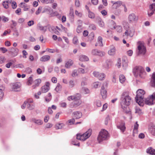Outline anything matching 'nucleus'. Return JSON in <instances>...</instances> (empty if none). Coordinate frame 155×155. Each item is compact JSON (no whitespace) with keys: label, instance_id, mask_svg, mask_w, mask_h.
<instances>
[{"label":"nucleus","instance_id":"13","mask_svg":"<svg viewBox=\"0 0 155 155\" xmlns=\"http://www.w3.org/2000/svg\"><path fill=\"white\" fill-rule=\"evenodd\" d=\"M134 31L133 29H130L128 30H126L124 34L125 35L129 36L131 37L134 35Z\"/></svg>","mask_w":155,"mask_h":155},{"label":"nucleus","instance_id":"1","mask_svg":"<svg viewBox=\"0 0 155 155\" xmlns=\"http://www.w3.org/2000/svg\"><path fill=\"white\" fill-rule=\"evenodd\" d=\"M81 94L79 93L73 95L68 97L67 99L69 101H74L70 104V107L71 108L77 107L81 105V101L80 100Z\"/></svg>","mask_w":155,"mask_h":155},{"label":"nucleus","instance_id":"29","mask_svg":"<svg viewBox=\"0 0 155 155\" xmlns=\"http://www.w3.org/2000/svg\"><path fill=\"white\" fill-rule=\"evenodd\" d=\"M150 132L153 136H155V126L151 127L149 129Z\"/></svg>","mask_w":155,"mask_h":155},{"label":"nucleus","instance_id":"49","mask_svg":"<svg viewBox=\"0 0 155 155\" xmlns=\"http://www.w3.org/2000/svg\"><path fill=\"white\" fill-rule=\"evenodd\" d=\"M93 86L94 88H97L99 86H100V84L99 82H96L93 83Z\"/></svg>","mask_w":155,"mask_h":155},{"label":"nucleus","instance_id":"42","mask_svg":"<svg viewBox=\"0 0 155 155\" xmlns=\"http://www.w3.org/2000/svg\"><path fill=\"white\" fill-rule=\"evenodd\" d=\"M41 82V80L40 79H36L34 81V84H36V86H39Z\"/></svg>","mask_w":155,"mask_h":155},{"label":"nucleus","instance_id":"17","mask_svg":"<svg viewBox=\"0 0 155 155\" xmlns=\"http://www.w3.org/2000/svg\"><path fill=\"white\" fill-rule=\"evenodd\" d=\"M50 59V57L48 55L43 56L40 58V60L42 62H45L48 61Z\"/></svg>","mask_w":155,"mask_h":155},{"label":"nucleus","instance_id":"36","mask_svg":"<svg viewBox=\"0 0 155 155\" xmlns=\"http://www.w3.org/2000/svg\"><path fill=\"white\" fill-rule=\"evenodd\" d=\"M102 38L101 36L98 37L97 39V42L98 45L100 46H103V44L102 42Z\"/></svg>","mask_w":155,"mask_h":155},{"label":"nucleus","instance_id":"51","mask_svg":"<svg viewBox=\"0 0 155 155\" xmlns=\"http://www.w3.org/2000/svg\"><path fill=\"white\" fill-rule=\"evenodd\" d=\"M61 86L59 83L57 85L55 88V90L57 92H58L60 90H61Z\"/></svg>","mask_w":155,"mask_h":155},{"label":"nucleus","instance_id":"47","mask_svg":"<svg viewBox=\"0 0 155 155\" xmlns=\"http://www.w3.org/2000/svg\"><path fill=\"white\" fill-rule=\"evenodd\" d=\"M40 2L43 4H48L51 3L52 2L51 0H40Z\"/></svg>","mask_w":155,"mask_h":155},{"label":"nucleus","instance_id":"38","mask_svg":"<svg viewBox=\"0 0 155 155\" xmlns=\"http://www.w3.org/2000/svg\"><path fill=\"white\" fill-rule=\"evenodd\" d=\"M105 75L104 73H100L97 78L100 80H103L105 77Z\"/></svg>","mask_w":155,"mask_h":155},{"label":"nucleus","instance_id":"2","mask_svg":"<svg viewBox=\"0 0 155 155\" xmlns=\"http://www.w3.org/2000/svg\"><path fill=\"white\" fill-rule=\"evenodd\" d=\"M120 104L122 108L125 110L130 104L131 99L127 92H124L121 95L120 98Z\"/></svg>","mask_w":155,"mask_h":155},{"label":"nucleus","instance_id":"39","mask_svg":"<svg viewBox=\"0 0 155 155\" xmlns=\"http://www.w3.org/2000/svg\"><path fill=\"white\" fill-rule=\"evenodd\" d=\"M68 84L69 85V87L70 88H72L73 87H74V86L75 85L74 81L72 80L70 81L69 82Z\"/></svg>","mask_w":155,"mask_h":155},{"label":"nucleus","instance_id":"60","mask_svg":"<svg viewBox=\"0 0 155 155\" xmlns=\"http://www.w3.org/2000/svg\"><path fill=\"white\" fill-rule=\"evenodd\" d=\"M17 6V4L16 2L14 1L12 2V8H16Z\"/></svg>","mask_w":155,"mask_h":155},{"label":"nucleus","instance_id":"15","mask_svg":"<svg viewBox=\"0 0 155 155\" xmlns=\"http://www.w3.org/2000/svg\"><path fill=\"white\" fill-rule=\"evenodd\" d=\"M73 63V61L72 60L69 59L66 61L65 65V67L66 68H69L72 65Z\"/></svg>","mask_w":155,"mask_h":155},{"label":"nucleus","instance_id":"21","mask_svg":"<svg viewBox=\"0 0 155 155\" xmlns=\"http://www.w3.org/2000/svg\"><path fill=\"white\" fill-rule=\"evenodd\" d=\"M123 3L121 1H118L117 2H115L113 3V7L115 8H117L119 7L121 5H122Z\"/></svg>","mask_w":155,"mask_h":155},{"label":"nucleus","instance_id":"61","mask_svg":"<svg viewBox=\"0 0 155 155\" xmlns=\"http://www.w3.org/2000/svg\"><path fill=\"white\" fill-rule=\"evenodd\" d=\"M82 29L81 25H79L77 28V31L79 33L81 32L82 31Z\"/></svg>","mask_w":155,"mask_h":155},{"label":"nucleus","instance_id":"8","mask_svg":"<svg viewBox=\"0 0 155 155\" xmlns=\"http://www.w3.org/2000/svg\"><path fill=\"white\" fill-rule=\"evenodd\" d=\"M10 86L12 91H20L21 84L20 83H12L10 84Z\"/></svg>","mask_w":155,"mask_h":155},{"label":"nucleus","instance_id":"52","mask_svg":"<svg viewBox=\"0 0 155 155\" xmlns=\"http://www.w3.org/2000/svg\"><path fill=\"white\" fill-rule=\"evenodd\" d=\"M2 20L4 22H6L9 20V18L4 16H2Z\"/></svg>","mask_w":155,"mask_h":155},{"label":"nucleus","instance_id":"16","mask_svg":"<svg viewBox=\"0 0 155 155\" xmlns=\"http://www.w3.org/2000/svg\"><path fill=\"white\" fill-rule=\"evenodd\" d=\"M117 127L119 129L122 131L124 132L126 129L125 122L124 121H122L120 125L117 126Z\"/></svg>","mask_w":155,"mask_h":155},{"label":"nucleus","instance_id":"54","mask_svg":"<svg viewBox=\"0 0 155 155\" xmlns=\"http://www.w3.org/2000/svg\"><path fill=\"white\" fill-rule=\"evenodd\" d=\"M0 51H2L3 53H5L8 51V50L4 47L0 48Z\"/></svg>","mask_w":155,"mask_h":155},{"label":"nucleus","instance_id":"28","mask_svg":"<svg viewBox=\"0 0 155 155\" xmlns=\"http://www.w3.org/2000/svg\"><path fill=\"white\" fill-rule=\"evenodd\" d=\"M151 84L152 87H155V73H154L152 75Z\"/></svg>","mask_w":155,"mask_h":155},{"label":"nucleus","instance_id":"31","mask_svg":"<svg viewBox=\"0 0 155 155\" xmlns=\"http://www.w3.org/2000/svg\"><path fill=\"white\" fill-rule=\"evenodd\" d=\"M32 121L36 124L38 125H41L43 124V121L41 120H36L35 119H34L32 120Z\"/></svg>","mask_w":155,"mask_h":155},{"label":"nucleus","instance_id":"23","mask_svg":"<svg viewBox=\"0 0 155 155\" xmlns=\"http://www.w3.org/2000/svg\"><path fill=\"white\" fill-rule=\"evenodd\" d=\"M5 90V87L2 86H0V100L2 99L4 96V91Z\"/></svg>","mask_w":155,"mask_h":155},{"label":"nucleus","instance_id":"48","mask_svg":"<svg viewBox=\"0 0 155 155\" xmlns=\"http://www.w3.org/2000/svg\"><path fill=\"white\" fill-rule=\"evenodd\" d=\"M78 40L77 37L74 36L73 39V42L74 44H77L78 43Z\"/></svg>","mask_w":155,"mask_h":155},{"label":"nucleus","instance_id":"27","mask_svg":"<svg viewBox=\"0 0 155 155\" xmlns=\"http://www.w3.org/2000/svg\"><path fill=\"white\" fill-rule=\"evenodd\" d=\"M11 0L3 1L2 2V5L6 9H8L9 7L8 3L9 2L11 3Z\"/></svg>","mask_w":155,"mask_h":155},{"label":"nucleus","instance_id":"20","mask_svg":"<svg viewBox=\"0 0 155 155\" xmlns=\"http://www.w3.org/2000/svg\"><path fill=\"white\" fill-rule=\"evenodd\" d=\"M19 6L22 8H23V10L24 11H27L29 9L28 6L24 2H21L19 5Z\"/></svg>","mask_w":155,"mask_h":155},{"label":"nucleus","instance_id":"40","mask_svg":"<svg viewBox=\"0 0 155 155\" xmlns=\"http://www.w3.org/2000/svg\"><path fill=\"white\" fill-rule=\"evenodd\" d=\"M71 75L73 77H75L77 76L78 75L77 70L75 69L73 70L71 74Z\"/></svg>","mask_w":155,"mask_h":155},{"label":"nucleus","instance_id":"32","mask_svg":"<svg viewBox=\"0 0 155 155\" xmlns=\"http://www.w3.org/2000/svg\"><path fill=\"white\" fill-rule=\"evenodd\" d=\"M119 81L120 83H123L125 81V78L124 76L123 75H120L119 76Z\"/></svg>","mask_w":155,"mask_h":155},{"label":"nucleus","instance_id":"12","mask_svg":"<svg viewBox=\"0 0 155 155\" xmlns=\"http://www.w3.org/2000/svg\"><path fill=\"white\" fill-rule=\"evenodd\" d=\"M108 54L110 55H114L116 53V48L113 45L110 46V50L108 51Z\"/></svg>","mask_w":155,"mask_h":155},{"label":"nucleus","instance_id":"43","mask_svg":"<svg viewBox=\"0 0 155 155\" xmlns=\"http://www.w3.org/2000/svg\"><path fill=\"white\" fill-rule=\"evenodd\" d=\"M139 127V124L137 123V121H136L135 124L134 125V127L133 130V132H134L135 131L136 132L137 131L138 127Z\"/></svg>","mask_w":155,"mask_h":155},{"label":"nucleus","instance_id":"44","mask_svg":"<svg viewBox=\"0 0 155 155\" xmlns=\"http://www.w3.org/2000/svg\"><path fill=\"white\" fill-rule=\"evenodd\" d=\"M41 94V91H39L37 93H35L34 95V97L35 98L37 99H38L39 98V96Z\"/></svg>","mask_w":155,"mask_h":155},{"label":"nucleus","instance_id":"6","mask_svg":"<svg viewBox=\"0 0 155 155\" xmlns=\"http://www.w3.org/2000/svg\"><path fill=\"white\" fill-rule=\"evenodd\" d=\"M91 133V129H89L83 134H77L76 135V138L78 140L83 141H85L90 137Z\"/></svg>","mask_w":155,"mask_h":155},{"label":"nucleus","instance_id":"18","mask_svg":"<svg viewBox=\"0 0 155 155\" xmlns=\"http://www.w3.org/2000/svg\"><path fill=\"white\" fill-rule=\"evenodd\" d=\"M108 27L111 29H114L115 28L116 26V24L115 22L111 20L108 23Z\"/></svg>","mask_w":155,"mask_h":155},{"label":"nucleus","instance_id":"41","mask_svg":"<svg viewBox=\"0 0 155 155\" xmlns=\"http://www.w3.org/2000/svg\"><path fill=\"white\" fill-rule=\"evenodd\" d=\"M98 24L101 27H103L104 26V23L102 19L100 18L98 19Z\"/></svg>","mask_w":155,"mask_h":155},{"label":"nucleus","instance_id":"9","mask_svg":"<svg viewBox=\"0 0 155 155\" xmlns=\"http://www.w3.org/2000/svg\"><path fill=\"white\" fill-rule=\"evenodd\" d=\"M154 100H155V93L145 99L144 101L146 104L148 105H151L153 104Z\"/></svg>","mask_w":155,"mask_h":155},{"label":"nucleus","instance_id":"45","mask_svg":"<svg viewBox=\"0 0 155 155\" xmlns=\"http://www.w3.org/2000/svg\"><path fill=\"white\" fill-rule=\"evenodd\" d=\"M39 29L45 32L46 31L47 27L46 26H40L39 27Z\"/></svg>","mask_w":155,"mask_h":155},{"label":"nucleus","instance_id":"22","mask_svg":"<svg viewBox=\"0 0 155 155\" xmlns=\"http://www.w3.org/2000/svg\"><path fill=\"white\" fill-rule=\"evenodd\" d=\"M135 113L137 114L138 115L140 116L143 114V112L142 111L141 109L137 107H136L135 109Z\"/></svg>","mask_w":155,"mask_h":155},{"label":"nucleus","instance_id":"62","mask_svg":"<svg viewBox=\"0 0 155 155\" xmlns=\"http://www.w3.org/2000/svg\"><path fill=\"white\" fill-rule=\"evenodd\" d=\"M78 70L79 73L81 74H84L85 73L84 70L83 68H78Z\"/></svg>","mask_w":155,"mask_h":155},{"label":"nucleus","instance_id":"59","mask_svg":"<svg viewBox=\"0 0 155 155\" xmlns=\"http://www.w3.org/2000/svg\"><path fill=\"white\" fill-rule=\"evenodd\" d=\"M42 8V7H39L37 11L35 12L36 14L38 15L39 14L41 11Z\"/></svg>","mask_w":155,"mask_h":155},{"label":"nucleus","instance_id":"34","mask_svg":"<svg viewBox=\"0 0 155 155\" xmlns=\"http://www.w3.org/2000/svg\"><path fill=\"white\" fill-rule=\"evenodd\" d=\"M27 108L30 110H32L34 108L35 106L32 104H30L29 103H27Z\"/></svg>","mask_w":155,"mask_h":155},{"label":"nucleus","instance_id":"14","mask_svg":"<svg viewBox=\"0 0 155 155\" xmlns=\"http://www.w3.org/2000/svg\"><path fill=\"white\" fill-rule=\"evenodd\" d=\"M101 92L103 98L104 99H105L107 97V91L104 86H102Z\"/></svg>","mask_w":155,"mask_h":155},{"label":"nucleus","instance_id":"11","mask_svg":"<svg viewBox=\"0 0 155 155\" xmlns=\"http://www.w3.org/2000/svg\"><path fill=\"white\" fill-rule=\"evenodd\" d=\"M150 9L148 11V14L149 16H151L154 13L155 10V3L151 4L150 6Z\"/></svg>","mask_w":155,"mask_h":155},{"label":"nucleus","instance_id":"30","mask_svg":"<svg viewBox=\"0 0 155 155\" xmlns=\"http://www.w3.org/2000/svg\"><path fill=\"white\" fill-rule=\"evenodd\" d=\"M47 87V86H45L44 85L42 86L41 88V92L45 93L48 92L49 89L48 88V87Z\"/></svg>","mask_w":155,"mask_h":155},{"label":"nucleus","instance_id":"24","mask_svg":"<svg viewBox=\"0 0 155 155\" xmlns=\"http://www.w3.org/2000/svg\"><path fill=\"white\" fill-rule=\"evenodd\" d=\"M79 60L81 61H87L89 60L88 58L86 55H82L79 57Z\"/></svg>","mask_w":155,"mask_h":155},{"label":"nucleus","instance_id":"33","mask_svg":"<svg viewBox=\"0 0 155 155\" xmlns=\"http://www.w3.org/2000/svg\"><path fill=\"white\" fill-rule=\"evenodd\" d=\"M64 125L63 123H58L56 124L55 127L57 129L62 128L64 126Z\"/></svg>","mask_w":155,"mask_h":155},{"label":"nucleus","instance_id":"5","mask_svg":"<svg viewBox=\"0 0 155 155\" xmlns=\"http://www.w3.org/2000/svg\"><path fill=\"white\" fill-rule=\"evenodd\" d=\"M109 137V134L108 131L104 129L101 130L99 133L97 140L100 143L104 140H107Z\"/></svg>","mask_w":155,"mask_h":155},{"label":"nucleus","instance_id":"37","mask_svg":"<svg viewBox=\"0 0 155 155\" xmlns=\"http://www.w3.org/2000/svg\"><path fill=\"white\" fill-rule=\"evenodd\" d=\"M88 12V17L89 18L91 19L94 18H95V15L94 13L91 12L90 11H89Z\"/></svg>","mask_w":155,"mask_h":155},{"label":"nucleus","instance_id":"19","mask_svg":"<svg viewBox=\"0 0 155 155\" xmlns=\"http://www.w3.org/2000/svg\"><path fill=\"white\" fill-rule=\"evenodd\" d=\"M10 52L15 56L18 54V49L17 48H12L10 49Z\"/></svg>","mask_w":155,"mask_h":155},{"label":"nucleus","instance_id":"7","mask_svg":"<svg viewBox=\"0 0 155 155\" xmlns=\"http://www.w3.org/2000/svg\"><path fill=\"white\" fill-rule=\"evenodd\" d=\"M137 44L138 45L137 48L139 51V54H144L146 52V50L143 43L139 41L138 42Z\"/></svg>","mask_w":155,"mask_h":155},{"label":"nucleus","instance_id":"35","mask_svg":"<svg viewBox=\"0 0 155 155\" xmlns=\"http://www.w3.org/2000/svg\"><path fill=\"white\" fill-rule=\"evenodd\" d=\"M72 115L75 116H81L82 115V114L81 112L80 111H76L74 112L73 114Z\"/></svg>","mask_w":155,"mask_h":155},{"label":"nucleus","instance_id":"53","mask_svg":"<svg viewBox=\"0 0 155 155\" xmlns=\"http://www.w3.org/2000/svg\"><path fill=\"white\" fill-rule=\"evenodd\" d=\"M99 50L97 49H94L92 51V54L94 55H97Z\"/></svg>","mask_w":155,"mask_h":155},{"label":"nucleus","instance_id":"56","mask_svg":"<svg viewBox=\"0 0 155 155\" xmlns=\"http://www.w3.org/2000/svg\"><path fill=\"white\" fill-rule=\"evenodd\" d=\"M94 34L93 32H91L89 35V38L91 40H92L94 38Z\"/></svg>","mask_w":155,"mask_h":155},{"label":"nucleus","instance_id":"64","mask_svg":"<svg viewBox=\"0 0 155 155\" xmlns=\"http://www.w3.org/2000/svg\"><path fill=\"white\" fill-rule=\"evenodd\" d=\"M100 73L99 72H97V71H94L93 72V74L94 75V76L96 77H97V78H98V77L99 76V75L100 74Z\"/></svg>","mask_w":155,"mask_h":155},{"label":"nucleus","instance_id":"46","mask_svg":"<svg viewBox=\"0 0 155 155\" xmlns=\"http://www.w3.org/2000/svg\"><path fill=\"white\" fill-rule=\"evenodd\" d=\"M6 60L5 57L3 56H0V64H2L4 63Z\"/></svg>","mask_w":155,"mask_h":155},{"label":"nucleus","instance_id":"26","mask_svg":"<svg viewBox=\"0 0 155 155\" xmlns=\"http://www.w3.org/2000/svg\"><path fill=\"white\" fill-rule=\"evenodd\" d=\"M111 66V61L110 60H107L104 65V67L108 69Z\"/></svg>","mask_w":155,"mask_h":155},{"label":"nucleus","instance_id":"25","mask_svg":"<svg viewBox=\"0 0 155 155\" xmlns=\"http://www.w3.org/2000/svg\"><path fill=\"white\" fill-rule=\"evenodd\" d=\"M147 152L152 155H155V149L150 147L147 150Z\"/></svg>","mask_w":155,"mask_h":155},{"label":"nucleus","instance_id":"10","mask_svg":"<svg viewBox=\"0 0 155 155\" xmlns=\"http://www.w3.org/2000/svg\"><path fill=\"white\" fill-rule=\"evenodd\" d=\"M138 19V17L134 13L130 14L128 16V21L130 23L136 22Z\"/></svg>","mask_w":155,"mask_h":155},{"label":"nucleus","instance_id":"3","mask_svg":"<svg viewBox=\"0 0 155 155\" xmlns=\"http://www.w3.org/2000/svg\"><path fill=\"white\" fill-rule=\"evenodd\" d=\"M145 91L142 89H139L137 91V95L135 99L137 103L140 106H142L143 102L144 101V95L145 94Z\"/></svg>","mask_w":155,"mask_h":155},{"label":"nucleus","instance_id":"57","mask_svg":"<svg viewBox=\"0 0 155 155\" xmlns=\"http://www.w3.org/2000/svg\"><path fill=\"white\" fill-rule=\"evenodd\" d=\"M89 28L91 29H92L93 30H95L96 29V27L94 24H90L89 26Z\"/></svg>","mask_w":155,"mask_h":155},{"label":"nucleus","instance_id":"63","mask_svg":"<svg viewBox=\"0 0 155 155\" xmlns=\"http://www.w3.org/2000/svg\"><path fill=\"white\" fill-rule=\"evenodd\" d=\"M105 54V53L104 52L99 51L97 55L102 56L104 55Z\"/></svg>","mask_w":155,"mask_h":155},{"label":"nucleus","instance_id":"4","mask_svg":"<svg viewBox=\"0 0 155 155\" xmlns=\"http://www.w3.org/2000/svg\"><path fill=\"white\" fill-rule=\"evenodd\" d=\"M133 72L135 76H139L141 78H144L146 75V72L144 69L140 66L135 67L134 68Z\"/></svg>","mask_w":155,"mask_h":155},{"label":"nucleus","instance_id":"50","mask_svg":"<svg viewBox=\"0 0 155 155\" xmlns=\"http://www.w3.org/2000/svg\"><path fill=\"white\" fill-rule=\"evenodd\" d=\"M118 32H121L122 31V28L120 26H117L115 27Z\"/></svg>","mask_w":155,"mask_h":155},{"label":"nucleus","instance_id":"58","mask_svg":"<svg viewBox=\"0 0 155 155\" xmlns=\"http://www.w3.org/2000/svg\"><path fill=\"white\" fill-rule=\"evenodd\" d=\"M32 78L31 77H30L28 81L27 84L28 85H31L32 82Z\"/></svg>","mask_w":155,"mask_h":155},{"label":"nucleus","instance_id":"55","mask_svg":"<svg viewBox=\"0 0 155 155\" xmlns=\"http://www.w3.org/2000/svg\"><path fill=\"white\" fill-rule=\"evenodd\" d=\"M75 14L79 17H81L82 16V13L81 12H79L77 10H75Z\"/></svg>","mask_w":155,"mask_h":155}]
</instances>
